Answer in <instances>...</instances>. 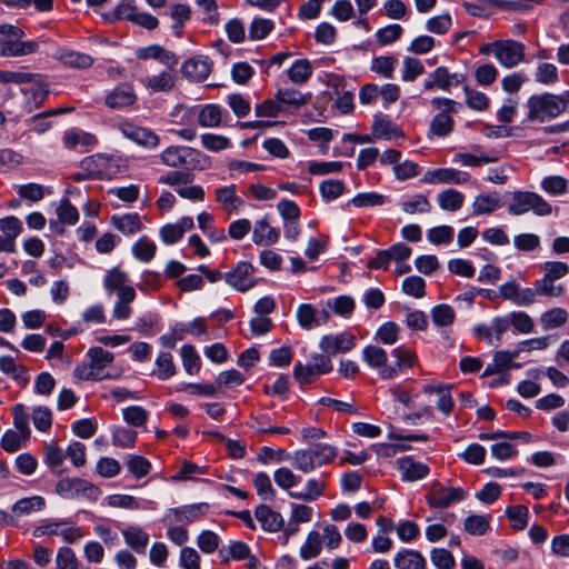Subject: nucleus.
Listing matches in <instances>:
<instances>
[{
	"mask_svg": "<svg viewBox=\"0 0 569 569\" xmlns=\"http://www.w3.org/2000/svg\"><path fill=\"white\" fill-rule=\"evenodd\" d=\"M89 363H81L74 368L73 376L79 380L101 381L106 379H118L121 370L107 372L106 368L114 360V355L102 347H91L87 351Z\"/></svg>",
	"mask_w": 569,
	"mask_h": 569,
	"instance_id": "f257e3e1",
	"label": "nucleus"
},
{
	"mask_svg": "<svg viewBox=\"0 0 569 569\" xmlns=\"http://www.w3.org/2000/svg\"><path fill=\"white\" fill-rule=\"evenodd\" d=\"M162 164L186 170H204L210 166V159L202 151L188 146H170L160 154Z\"/></svg>",
	"mask_w": 569,
	"mask_h": 569,
	"instance_id": "f03ea898",
	"label": "nucleus"
},
{
	"mask_svg": "<svg viewBox=\"0 0 569 569\" xmlns=\"http://www.w3.org/2000/svg\"><path fill=\"white\" fill-rule=\"evenodd\" d=\"M24 31L13 24H0V57L13 58L23 57L38 52L37 40H23Z\"/></svg>",
	"mask_w": 569,
	"mask_h": 569,
	"instance_id": "7ed1b4c3",
	"label": "nucleus"
},
{
	"mask_svg": "<svg viewBox=\"0 0 569 569\" xmlns=\"http://www.w3.org/2000/svg\"><path fill=\"white\" fill-rule=\"evenodd\" d=\"M431 104L438 112L433 116L429 124V137L445 138L449 136L455 128L453 114L462 108L460 102L449 98L436 97Z\"/></svg>",
	"mask_w": 569,
	"mask_h": 569,
	"instance_id": "20e7f679",
	"label": "nucleus"
},
{
	"mask_svg": "<svg viewBox=\"0 0 569 569\" xmlns=\"http://www.w3.org/2000/svg\"><path fill=\"white\" fill-rule=\"evenodd\" d=\"M122 158L109 153H94L80 161V169L89 172L92 180L112 179L121 172Z\"/></svg>",
	"mask_w": 569,
	"mask_h": 569,
	"instance_id": "39448f33",
	"label": "nucleus"
},
{
	"mask_svg": "<svg viewBox=\"0 0 569 569\" xmlns=\"http://www.w3.org/2000/svg\"><path fill=\"white\" fill-rule=\"evenodd\" d=\"M526 107L528 108L527 119L529 121L545 122L563 113L562 102L558 94L549 92L529 97Z\"/></svg>",
	"mask_w": 569,
	"mask_h": 569,
	"instance_id": "423d86ee",
	"label": "nucleus"
},
{
	"mask_svg": "<svg viewBox=\"0 0 569 569\" xmlns=\"http://www.w3.org/2000/svg\"><path fill=\"white\" fill-rule=\"evenodd\" d=\"M529 211L545 217L552 213V206L536 192L515 191L508 204V212L512 216H522Z\"/></svg>",
	"mask_w": 569,
	"mask_h": 569,
	"instance_id": "0eeeda50",
	"label": "nucleus"
},
{
	"mask_svg": "<svg viewBox=\"0 0 569 569\" xmlns=\"http://www.w3.org/2000/svg\"><path fill=\"white\" fill-rule=\"evenodd\" d=\"M543 277L537 279L539 288L543 292V297L557 298L566 292L562 284H555V282L569 273V264L562 261H546L540 264Z\"/></svg>",
	"mask_w": 569,
	"mask_h": 569,
	"instance_id": "6e6552de",
	"label": "nucleus"
},
{
	"mask_svg": "<svg viewBox=\"0 0 569 569\" xmlns=\"http://www.w3.org/2000/svg\"><path fill=\"white\" fill-rule=\"evenodd\" d=\"M468 497L460 487H446L442 482L432 481L425 496L427 505L432 509H446L451 505L461 502Z\"/></svg>",
	"mask_w": 569,
	"mask_h": 569,
	"instance_id": "1a4fd4ad",
	"label": "nucleus"
},
{
	"mask_svg": "<svg viewBox=\"0 0 569 569\" xmlns=\"http://www.w3.org/2000/svg\"><path fill=\"white\" fill-rule=\"evenodd\" d=\"M54 491L64 499L84 497L90 500H97L101 495V489L92 482L70 477L60 479L56 483Z\"/></svg>",
	"mask_w": 569,
	"mask_h": 569,
	"instance_id": "9d476101",
	"label": "nucleus"
},
{
	"mask_svg": "<svg viewBox=\"0 0 569 569\" xmlns=\"http://www.w3.org/2000/svg\"><path fill=\"white\" fill-rule=\"evenodd\" d=\"M332 369L333 366L330 357L325 353H313L310 363H296L293 377L300 385H309L315 382L319 376L330 373Z\"/></svg>",
	"mask_w": 569,
	"mask_h": 569,
	"instance_id": "9b49d317",
	"label": "nucleus"
},
{
	"mask_svg": "<svg viewBox=\"0 0 569 569\" xmlns=\"http://www.w3.org/2000/svg\"><path fill=\"white\" fill-rule=\"evenodd\" d=\"M118 129L127 139L143 148L156 149L160 144V137L153 130L140 127L131 120L121 121Z\"/></svg>",
	"mask_w": 569,
	"mask_h": 569,
	"instance_id": "f8f14e48",
	"label": "nucleus"
},
{
	"mask_svg": "<svg viewBox=\"0 0 569 569\" xmlns=\"http://www.w3.org/2000/svg\"><path fill=\"white\" fill-rule=\"evenodd\" d=\"M256 268L248 261H239L224 273V281L240 292H246L257 284Z\"/></svg>",
	"mask_w": 569,
	"mask_h": 569,
	"instance_id": "ddd939ff",
	"label": "nucleus"
},
{
	"mask_svg": "<svg viewBox=\"0 0 569 569\" xmlns=\"http://www.w3.org/2000/svg\"><path fill=\"white\" fill-rule=\"evenodd\" d=\"M391 355L395 361L393 363H389V368H385L383 380L395 379L418 363L416 351L407 346L395 348Z\"/></svg>",
	"mask_w": 569,
	"mask_h": 569,
	"instance_id": "4468645a",
	"label": "nucleus"
},
{
	"mask_svg": "<svg viewBox=\"0 0 569 569\" xmlns=\"http://www.w3.org/2000/svg\"><path fill=\"white\" fill-rule=\"evenodd\" d=\"M497 61L505 68H515L526 60V46L517 40H500Z\"/></svg>",
	"mask_w": 569,
	"mask_h": 569,
	"instance_id": "2eb2a0df",
	"label": "nucleus"
},
{
	"mask_svg": "<svg viewBox=\"0 0 569 569\" xmlns=\"http://www.w3.org/2000/svg\"><path fill=\"white\" fill-rule=\"evenodd\" d=\"M463 81L465 74L451 73L447 67L440 66L423 81V88L426 91L433 89L449 91L451 87H458Z\"/></svg>",
	"mask_w": 569,
	"mask_h": 569,
	"instance_id": "dca6fc26",
	"label": "nucleus"
},
{
	"mask_svg": "<svg viewBox=\"0 0 569 569\" xmlns=\"http://www.w3.org/2000/svg\"><path fill=\"white\" fill-rule=\"evenodd\" d=\"M103 287L108 293H116L118 298L128 299L130 295H136L134 288L129 284L127 272L118 267L107 271Z\"/></svg>",
	"mask_w": 569,
	"mask_h": 569,
	"instance_id": "f3484780",
	"label": "nucleus"
},
{
	"mask_svg": "<svg viewBox=\"0 0 569 569\" xmlns=\"http://www.w3.org/2000/svg\"><path fill=\"white\" fill-rule=\"evenodd\" d=\"M357 345L356 336L350 332L326 335L321 338L319 347L322 352L330 357L337 353H345L352 350Z\"/></svg>",
	"mask_w": 569,
	"mask_h": 569,
	"instance_id": "a211bd4d",
	"label": "nucleus"
},
{
	"mask_svg": "<svg viewBox=\"0 0 569 569\" xmlns=\"http://www.w3.org/2000/svg\"><path fill=\"white\" fill-rule=\"evenodd\" d=\"M137 93L131 83L118 84L104 97V104L112 110H122L132 107L137 102Z\"/></svg>",
	"mask_w": 569,
	"mask_h": 569,
	"instance_id": "6ab92c4d",
	"label": "nucleus"
},
{
	"mask_svg": "<svg viewBox=\"0 0 569 569\" xmlns=\"http://www.w3.org/2000/svg\"><path fill=\"white\" fill-rule=\"evenodd\" d=\"M471 179L470 174L455 168H438L425 173L422 182L442 184H465Z\"/></svg>",
	"mask_w": 569,
	"mask_h": 569,
	"instance_id": "aec40b11",
	"label": "nucleus"
},
{
	"mask_svg": "<svg viewBox=\"0 0 569 569\" xmlns=\"http://www.w3.org/2000/svg\"><path fill=\"white\" fill-rule=\"evenodd\" d=\"M396 468L405 482H413L426 478L430 473L428 465L416 461L410 456H405L396 460Z\"/></svg>",
	"mask_w": 569,
	"mask_h": 569,
	"instance_id": "412c9836",
	"label": "nucleus"
},
{
	"mask_svg": "<svg viewBox=\"0 0 569 569\" xmlns=\"http://www.w3.org/2000/svg\"><path fill=\"white\" fill-rule=\"evenodd\" d=\"M274 94L286 114L298 111L310 98V93L305 94L295 88H278Z\"/></svg>",
	"mask_w": 569,
	"mask_h": 569,
	"instance_id": "4be33fe9",
	"label": "nucleus"
},
{
	"mask_svg": "<svg viewBox=\"0 0 569 569\" xmlns=\"http://www.w3.org/2000/svg\"><path fill=\"white\" fill-rule=\"evenodd\" d=\"M279 238L280 230L270 224L268 214L254 222L252 231V242L254 244L269 247L277 243Z\"/></svg>",
	"mask_w": 569,
	"mask_h": 569,
	"instance_id": "5701e85b",
	"label": "nucleus"
},
{
	"mask_svg": "<svg viewBox=\"0 0 569 569\" xmlns=\"http://www.w3.org/2000/svg\"><path fill=\"white\" fill-rule=\"evenodd\" d=\"M53 58L67 68L89 69L92 67L94 59L87 53H82L72 49L59 48Z\"/></svg>",
	"mask_w": 569,
	"mask_h": 569,
	"instance_id": "b1692460",
	"label": "nucleus"
},
{
	"mask_svg": "<svg viewBox=\"0 0 569 569\" xmlns=\"http://www.w3.org/2000/svg\"><path fill=\"white\" fill-rule=\"evenodd\" d=\"M214 200L228 214L237 212L244 206V201L237 194L236 184L223 186L214 189Z\"/></svg>",
	"mask_w": 569,
	"mask_h": 569,
	"instance_id": "393cba45",
	"label": "nucleus"
},
{
	"mask_svg": "<svg viewBox=\"0 0 569 569\" xmlns=\"http://www.w3.org/2000/svg\"><path fill=\"white\" fill-rule=\"evenodd\" d=\"M194 222L191 217H182L174 223L164 224L160 231V238L166 244H173L182 239L187 231L193 229Z\"/></svg>",
	"mask_w": 569,
	"mask_h": 569,
	"instance_id": "a878e982",
	"label": "nucleus"
},
{
	"mask_svg": "<svg viewBox=\"0 0 569 569\" xmlns=\"http://www.w3.org/2000/svg\"><path fill=\"white\" fill-rule=\"evenodd\" d=\"M62 142L64 148L69 150H77L79 147H81L83 148V151H88L98 143V139L92 133L82 131L77 128H71L64 131Z\"/></svg>",
	"mask_w": 569,
	"mask_h": 569,
	"instance_id": "bb28decb",
	"label": "nucleus"
},
{
	"mask_svg": "<svg viewBox=\"0 0 569 569\" xmlns=\"http://www.w3.org/2000/svg\"><path fill=\"white\" fill-rule=\"evenodd\" d=\"M254 517L261 528L268 532H278L283 529V517L268 505H259L254 510Z\"/></svg>",
	"mask_w": 569,
	"mask_h": 569,
	"instance_id": "cd10ccee",
	"label": "nucleus"
},
{
	"mask_svg": "<svg viewBox=\"0 0 569 569\" xmlns=\"http://www.w3.org/2000/svg\"><path fill=\"white\" fill-rule=\"evenodd\" d=\"M181 73L191 81H204L211 73V62L208 58H191L183 62Z\"/></svg>",
	"mask_w": 569,
	"mask_h": 569,
	"instance_id": "c85d7f7f",
	"label": "nucleus"
},
{
	"mask_svg": "<svg viewBox=\"0 0 569 569\" xmlns=\"http://www.w3.org/2000/svg\"><path fill=\"white\" fill-rule=\"evenodd\" d=\"M110 223L124 236L136 234L144 228L141 221V217L138 212L113 214L110 218Z\"/></svg>",
	"mask_w": 569,
	"mask_h": 569,
	"instance_id": "c756f323",
	"label": "nucleus"
},
{
	"mask_svg": "<svg viewBox=\"0 0 569 569\" xmlns=\"http://www.w3.org/2000/svg\"><path fill=\"white\" fill-rule=\"evenodd\" d=\"M503 206L498 191L478 194L472 202V216L491 214Z\"/></svg>",
	"mask_w": 569,
	"mask_h": 569,
	"instance_id": "7c9ffc66",
	"label": "nucleus"
},
{
	"mask_svg": "<svg viewBox=\"0 0 569 569\" xmlns=\"http://www.w3.org/2000/svg\"><path fill=\"white\" fill-rule=\"evenodd\" d=\"M393 565L397 569H427L425 556L413 549H402L396 553Z\"/></svg>",
	"mask_w": 569,
	"mask_h": 569,
	"instance_id": "2f4dec72",
	"label": "nucleus"
},
{
	"mask_svg": "<svg viewBox=\"0 0 569 569\" xmlns=\"http://www.w3.org/2000/svg\"><path fill=\"white\" fill-rule=\"evenodd\" d=\"M138 59L149 60L154 59L169 67L173 68L178 63V59L172 51L163 49L159 44H151L148 47L139 48L136 52Z\"/></svg>",
	"mask_w": 569,
	"mask_h": 569,
	"instance_id": "473e14b6",
	"label": "nucleus"
},
{
	"mask_svg": "<svg viewBox=\"0 0 569 569\" xmlns=\"http://www.w3.org/2000/svg\"><path fill=\"white\" fill-rule=\"evenodd\" d=\"M329 476V473H322L320 478H311L306 483L305 491L296 492L291 491L289 492V496L295 499L303 500V501H315L319 497H321L325 493V490L327 488V481L326 478Z\"/></svg>",
	"mask_w": 569,
	"mask_h": 569,
	"instance_id": "72a5a7b5",
	"label": "nucleus"
},
{
	"mask_svg": "<svg viewBox=\"0 0 569 569\" xmlns=\"http://www.w3.org/2000/svg\"><path fill=\"white\" fill-rule=\"evenodd\" d=\"M178 368L174 363L173 356L170 352L161 351L154 361V369L151 376L160 381H167L176 376Z\"/></svg>",
	"mask_w": 569,
	"mask_h": 569,
	"instance_id": "f704fd0d",
	"label": "nucleus"
},
{
	"mask_svg": "<svg viewBox=\"0 0 569 569\" xmlns=\"http://www.w3.org/2000/svg\"><path fill=\"white\" fill-rule=\"evenodd\" d=\"M362 357L368 366L376 369L380 378L383 379V370L385 368H389L386 350L381 347L370 345L363 349Z\"/></svg>",
	"mask_w": 569,
	"mask_h": 569,
	"instance_id": "c9c22d12",
	"label": "nucleus"
},
{
	"mask_svg": "<svg viewBox=\"0 0 569 569\" xmlns=\"http://www.w3.org/2000/svg\"><path fill=\"white\" fill-rule=\"evenodd\" d=\"M372 133L379 139H398L403 137L400 128L392 122L388 117H375L372 123Z\"/></svg>",
	"mask_w": 569,
	"mask_h": 569,
	"instance_id": "e433bc0d",
	"label": "nucleus"
},
{
	"mask_svg": "<svg viewBox=\"0 0 569 569\" xmlns=\"http://www.w3.org/2000/svg\"><path fill=\"white\" fill-rule=\"evenodd\" d=\"M224 110L216 103L203 106L198 113V123L202 128H218L222 123Z\"/></svg>",
	"mask_w": 569,
	"mask_h": 569,
	"instance_id": "4c0bfd02",
	"label": "nucleus"
},
{
	"mask_svg": "<svg viewBox=\"0 0 569 569\" xmlns=\"http://www.w3.org/2000/svg\"><path fill=\"white\" fill-rule=\"evenodd\" d=\"M142 83L151 92H168L174 87L176 77L173 70H166L159 74L142 80Z\"/></svg>",
	"mask_w": 569,
	"mask_h": 569,
	"instance_id": "58836bf2",
	"label": "nucleus"
},
{
	"mask_svg": "<svg viewBox=\"0 0 569 569\" xmlns=\"http://www.w3.org/2000/svg\"><path fill=\"white\" fill-rule=\"evenodd\" d=\"M209 511V505L206 502L188 505L173 510L178 522L190 523L201 519Z\"/></svg>",
	"mask_w": 569,
	"mask_h": 569,
	"instance_id": "ea45409f",
	"label": "nucleus"
},
{
	"mask_svg": "<svg viewBox=\"0 0 569 569\" xmlns=\"http://www.w3.org/2000/svg\"><path fill=\"white\" fill-rule=\"evenodd\" d=\"M312 72L313 68L308 59H298L287 70V77L292 83L301 86L309 81Z\"/></svg>",
	"mask_w": 569,
	"mask_h": 569,
	"instance_id": "a19ab883",
	"label": "nucleus"
},
{
	"mask_svg": "<svg viewBox=\"0 0 569 569\" xmlns=\"http://www.w3.org/2000/svg\"><path fill=\"white\" fill-rule=\"evenodd\" d=\"M318 467L331 463L338 455V449L328 443H313L307 448Z\"/></svg>",
	"mask_w": 569,
	"mask_h": 569,
	"instance_id": "79ce46f5",
	"label": "nucleus"
},
{
	"mask_svg": "<svg viewBox=\"0 0 569 569\" xmlns=\"http://www.w3.org/2000/svg\"><path fill=\"white\" fill-rule=\"evenodd\" d=\"M66 459V451H63L57 443H48L43 449V462L48 468L58 475H61L63 461Z\"/></svg>",
	"mask_w": 569,
	"mask_h": 569,
	"instance_id": "37998d69",
	"label": "nucleus"
},
{
	"mask_svg": "<svg viewBox=\"0 0 569 569\" xmlns=\"http://www.w3.org/2000/svg\"><path fill=\"white\" fill-rule=\"evenodd\" d=\"M438 204L446 211H458L465 203V194L456 189H446L438 197Z\"/></svg>",
	"mask_w": 569,
	"mask_h": 569,
	"instance_id": "c03bdc74",
	"label": "nucleus"
},
{
	"mask_svg": "<svg viewBox=\"0 0 569 569\" xmlns=\"http://www.w3.org/2000/svg\"><path fill=\"white\" fill-rule=\"evenodd\" d=\"M123 538L128 546L136 552L143 553L149 542V535L139 527H128L122 531Z\"/></svg>",
	"mask_w": 569,
	"mask_h": 569,
	"instance_id": "a18cd8bd",
	"label": "nucleus"
},
{
	"mask_svg": "<svg viewBox=\"0 0 569 569\" xmlns=\"http://www.w3.org/2000/svg\"><path fill=\"white\" fill-rule=\"evenodd\" d=\"M132 254L133 257L141 262L151 261L157 253L156 243L149 239L147 236L139 238L132 244Z\"/></svg>",
	"mask_w": 569,
	"mask_h": 569,
	"instance_id": "49530a36",
	"label": "nucleus"
},
{
	"mask_svg": "<svg viewBox=\"0 0 569 569\" xmlns=\"http://www.w3.org/2000/svg\"><path fill=\"white\" fill-rule=\"evenodd\" d=\"M569 318L567 310L560 307L545 311L540 317V323L545 330H552L563 326Z\"/></svg>",
	"mask_w": 569,
	"mask_h": 569,
	"instance_id": "de8ad7c7",
	"label": "nucleus"
},
{
	"mask_svg": "<svg viewBox=\"0 0 569 569\" xmlns=\"http://www.w3.org/2000/svg\"><path fill=\"white\" fill-rule=\"evenodd\" d=\"M322 550V537L320 532L312 530L308 533L305 543L301 546L299 555L303 560H310L318 557Z\"/></svg>",
	"mask_w": 569,
	"mask_h": 569,
	"instance_id": "09e8293b",
	"label": "nucleus"
},
{
	"mask_svg": "<svg viewBox=\"0 0 569 569\" xmlns=\"http://www.w3.org/2000/svg\"><path fill=\"white\" fill-rule=\"evenodd\" d=\"M182 365L188 375H198L201 369V359L194 346L183 345L180 349Z\"/></svg>",
	"mask_w": 569,
	"mask_h": 569,
	"instance_id": "8fccbe9b",
	"label": "nucleus"
},
{
	"mask_svg": "<svg viewBox=\"0 0 569 569\" xmlns=\"http://www.w3.org/2000/svg\"><path fill=\"white\" fill-rule=\"evenodd\" d=\"M490 515H471L465 519V530L472 536H483L490 529Z\"/></svg>",
	"mask_w": 569,
	"mask_h": 569,
	"instance_id": "3c124183",
	"label": "nucleus"
},
{
	"mask_svg": "<svg viewBox=\"0 0 569 569\" xmlns=\"http://www.w3.org/2000/svg\"><path fill=\"white\" fill-rule=\"evenodd\" d=\"M169 14L174 21L172 26L173 32L176 33V36L181 37L186 22H188L191 19L190 7L184 3L173 4L170 8Z\"/></svg>",
	"mask_w": 569,
	"mask_h": 569,
	"instance_id": "603ef678",
	"label": "nucleus"
},
{
	"mask_svg": "<svg viewBox=\"0 0 569 569\" xmlns=\"http://www.w3.org/2000/svg\"><path fill=\"white\" fill-rule=\"evenodd\" d=\"M402 210L408 214L429 213L432 206L427 196L418 193L401 202Z\"/></svg>",
	"mask_w": 569,
	"mask_h": 569,
	"instance_id": "864d4df0",
	"label": "nucleus"
},
{
	"mask_svg": "<svg viewBox=\"0 0 569 569\" xmlns=\"http://www.w3.org/2000/svg\"><path fill=\"white\" fill-rule=\"evenodd\" d=\"M187 171L181 170H172L159 177L158 182L161 184H167L177 191V189L181 188L183 184H189L193 181L194 174Z\"/></svg>",
	"mask_w": 569,
	"mask_h": 569,
	"instance_id": "5fc2aeb1",
	"label": "nucleus"
},
{
	"mask_svg": "<svg viewBox=\"0 0 569 569\" xmlns=\"http://www.w3.org/2000/svg\"><path fill=\"white\" fill-rule=\"evenodd\" d=\"M22 221L16 216L0 218V232L3 237L16 244L17 238L22 233Z\"/></svg>",
	"mask_w": 569,
	"mask_h": 569,
	"instance_id": "6e6d98bb",
	"label": "nucleus"
},
{
	"mask_svg": "<svg viewBox=\"0 0 569 569\" xmlns=\"http://www.w3.org/2000/svg\"><path fill=\"white\" fill-rule=\"evenodd\" d=\"M398 59L393 56H380L373 58L371 70L385 79H392Z\"/></svg>",
	"mask_w": 569,
	"mask_h": 569,
	"instance_id": "4d7b16f0",
	"label": "nucleus"
},
{
	"mask_svg": "<svg viewBox=\"0 0 569 569\" xmlns=\"http://www.w3.org/2000/svg\"><path fill=\"white\" fill-rule=\"evenodd\" d=\"M297 319L299 326L305 330H311L319 327L318 310L310 303H302L298 307Z\"/></svg>",
	"mask_w": 569,
	"mask_h": 569,
	"instance_id": "13d9d810",
	"label": "nucleus"
},
{
	"mask_svg": "<svg viewBox=\"0 0 569 569\" xmlns=\"http://www.w3.org/2000/svg\"><path fill=\"white\" fill-rule=\"evenodd\" d=\"M280 102L276 98H268L254 106V113L258 118H277L281 114H286Z\"/></svg>",
	"mask_w": 569,
	"mask_h": 569,
	"instance_id": "bf43d9fd",
	"label": "nucleus"
},
{
	"mask_svg": "<svg viewBox=\"0 0 569 569\" xmlns=\"http://www.w3.org/2000/svg\"><path fill=\"white\" fill-rule=\"evenodd\" d=\"M506 517L515 530H523L528 526L529 509L523 505H516L506 509Z\"/></svg>",
	"mask_w": 569,
	"mask_h": 569,
	"instance_id": "052dcab7",
	"label": "nucleus"
},
{
	"mask_svg": "<svg viewBox=\"0 0 569 569\" xmlns=\"http://www.w3.org/2000/svg\"><path fill=\"white\" fill-rule=\"evenodd\" d=\"M499 158L500 157L497 153L478 156V154L461 152V153H457L455 156L453 161L459 162L463 166H468V167H480L482 164L497 162L499 160Z\"/></svg>",
	"mask_w": 569,
	"mask_h": 569,
	"instance_id": "680f3d73",
	"label": "nucleus"
},
{
	"mask_svg": "<svg viewBox=\"0 0 569 569\" xmlns=\"http://www.w3.org/2000/svg\"><path fill=\"white\" fill-rule=\"evenodd\" d=\"M319 190L322 199L330 202L346 192V184L342 180L328 179L320 183Z\"/></svg>",
	"mask_w": 569,
	"mask_h": 569,
	"instance_id": "e2e57ef3",
	"label": "nucleus"
},
{
	"mask_svg": "<svg viewBox=\"0 0 569 569\" xmlns=\"http://www.w3.org/2000/svg\"><path fill=\"white\" fill-rule=\"evenodd\" d=\"M126 466L129 472L137 479L146 477L151 470V462L147 458L138 455H129Z\"/></svg>",
	"mask_w": 569,
	"mask_h": 569,
	"instance_id": "0e129e2a",
	"label": "nucleus"
},
{
	"mask_svg": "<svg viewBox=\"0 0 569 569\" xmlns=\"http://www.w3.org/2000/svg\"><path fill=\"white\" fill-rule=\"evenodd\" d=\"M46 500L41 496L22 498L12 506V511L17 515H29L32 511H40L44 508Z\"/></svg>",
	"mask_w": 569,
	"mask_h": 569,
	"instance_id": "69168bd1",
	"label": "nucleus"
},
{
	"mask_svg": "<svg viewBox=\"0 0 569 569\" xmlns=\"http://www.w3.org/2000/svg\"><path fill=\"white\" fill-rule=\"evenodd\" d=\"M431 318L437 327H449L455 322L456 312L451 306L442 303L432 308Z\"/></svg>",
	"mask_w": 569,
	"mask_h": 569,
	"instance_id": "338daca9",
	"label": "nucleus"
},
{
	"mask_svg": "<svg viewBox=\"0 0 569 569\" xmlns=\"http://www.w3.org/2000/svg\"><path fill=\"white\" fill-rule=\"evenodd\" d=\"M57 569H79V560L70 547H61L56 556Z\"/></svg>",
	"mask_w": 569,
	"mask_h": 569,
	"instance_id": "774afa93",
	"label": "nucleus"
}]
</instances>
